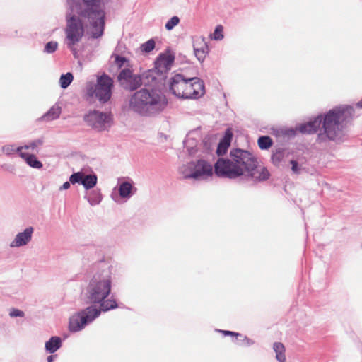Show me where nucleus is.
<instances>
[{
	"label": "nucleus",
	"mask_w": 362,
	"mask_h": 362,
	"mask_svg": "<svg viewBox=\"0 0 362 362\" xmlns=\"http://www.w3.org/2000/svg\"><path fill=\"white\" fill-rule=\"evenodd\" d=\"M71 12H76L90 24L92 36L96 39L103 35L105 6L108 0H66Z\"/></svg>",
	"instance_id": "1"
},
{
	"label": "nucleus",
	"mask_w": 362,
	"mask_h": 362,
	"mask_svg": "<svg viewBox=\"0 0 362 362\" xmlns=\"http://www.w3.org/2000/svg\"><path fill=\"white\" fill-rule=\"evenodd\" d=\"M354 116V109L350 105L335 107L322 115V132L318 134V140L321 141H337L343 136L346 124Z\"/></svg>",
	"instance_id": "2"
},
{
	"label": "nucleus",
	"mask_w": 362,
	"mask_h": 362,
	"mask_svg": "<svg viewBox=\"0 0 362 362\" xmlns=\"http://www.w3.org/2000/svg\"><path fill=\"white\" fill-rule=\"evenodd\" d=\"M167 100L160 91L154 88H141L133 93L129 99V107L143 117H153L162 112Z\"/></svg>",
	"instance_id": "3"
},
{
	"label": "nucleus",
	"mask_w": 362,
	"mask_h": 362,
	"mask_svg": "<svg viewBox=\"0 0 362 362\" xmlns=\"http://www.w3.org/2000/svg\"><path fill=\"white\" fill-rule=\"evenodd\" d=\"M112 289V273L109 267L96 272L83 291L84 300L95 305L106 299Z\"/></svg>",
	"instance_id": "4"
},
{
	"label": "nucleus",
	"mask_w": 362,
	"mask_h": 362,
	"mask_svg": "<svg viewBox=\"0 0 362 362\" xmlns=\"http://www.w3.org/2000/svg\"><path fill=\"white\" fill-rule=\"evenodd\" d=\"M117 307L118 305L116 300L112 298L103 300L95 305H89L69 318V331L71 332H79L98 317L102 312H107Z\"/></svg>",
	"instance_id": "5"
},
{
	"label": "nucleus",
	"mask_w": 362,
	"mask_h": 362,
	"mask_svg": "<svg viewBox=\"0 0 362 362\" xmlns=\"http://www.w3.org/2000/svg\"><path fill=\"white\" fill-rule=\"evenodd\" d=\"M90 28V24L87 23L79 15L68 13L66 15V25L65 28V42L67 47L72 52L74 56L76 57L77 49L76 45L81 40L84 35V23ZM91 31V28H90ZM92 35V33H90ZM91 37L94 38L92 35Z\"/></svg>",
	"instance_id": "6"
},
{
	"label": "nucleus",
	"mask_w": 362,
	"mask_h": 362,
	"mask_svg": "<svg viewBox=\"0 0 362 362\" xmlns=\"http://www.w3.org/2000/svg\"><path fill=\"white\" fill-rule=\"evenodd\" d=\"M113 80L106 74L98 76L95 84L88 83L86 85V94L95 98L102 104L110 100L112 94Z\"/></svg>",
	"instance_id": "7"
},
{
	"label": "nucleus",
	"mask_w": 362,
	"mask_h": 362,
	"mask_svg": "<svg viewBox=\"0 0 362 362\" xmlns=\"http://www.w3.org/2000/svg\"><path fill=\"white\" fill-rule=\"evenodd\" d=\"M214 173L218 177L235 179L243 175V168L235 165L232 158H218L214 164Z\"/></svg>",
	"instance_id": "8"
},
{
	"label": "nucleus",
	"mask_w": 362,
	"mask_h": 362,
	"mask_svg": "<svg viewBox=\"0 0 362 362\" xmlns=\"http://www.w3.org/2000/svg\"><path fill=\"white\" fill-rule=\"evenodd\" d=\"M84 120L92 128L102 132L107 130L112 126V115L110 112L93 110L84 116Z\"/></svg>",
	"instance_id": "9"
},
{
	"label": "nucleus",
	"mask_w": 362,
	"mask_h": 362,
	"mask_svg": "<svg viewBox=\"0 0 362 362\" xmlns=\"http://www.w3.org/2000/svg\"><path fill=\"white\" fill-rule=\"evenodd\" d=\"M146 76L133 74L129 69H123L117 76L120 86L126 90L134 91L143 85V78Z\"/></svg>",
	"instance_id": "10"
},
{
	"label": "nucleus",
	"mask_w": 362,
	"mask_h": 362,
	"mask_svg": "<svg viewBox=\"0 0 362 362\" xmlns=\"http://www.w3.org/2000/svg\"><path fill=\"white\" fill-rule=\"evenodd\" d=\"M174 60L173 54H160L155 62L154 69L144 73V76H146V78H151L152 81L156 80V74L161 76L166 74L170 69Z\"/></svg>",
	"instance_id": "11"
},
{
	"label": "nucleus",
	"mask_w": 362,
	"mask_h": 362,
	"mask_svg": "<svg viewBox=\"0 0 362 362\" xmlns=\"http://www.w3.org/2000/svg\"><path fill=\"white\" fill-rule=\"evenodd\" d=\"M230 156L234 164L243 168V175L255 166V163H257V159L250 152L240 148L232 149Z\"/></svg>",
	"instance_id": "12"
},
{
	"label": "nucleus",
	"mask_w": 362,
	"mask_h": 362,
	"mask_svg": "<svg viewBox=\"0 0 362 362\" xmlns=\"http://www.w3.org/2000/svg\"><path fill=\"white\" fill-rule=\"evenodd\" d=\"M204 93V81L198 77L189 78L182 99H197Z\"/></svg>",
	"instance_id": "13"
},
{
	"label": "nucleus",
	"mask_w": 362,
	"mask_h": 362,
	"mask_svg": "<svg viewBox=\"0 0 362 362\" xmlns=\"http://www.w3.org/2000/svg\"><path fill=\"white\" fill-rule=\"evenodd\" d=\"M189 166L193 168V173L189 175L192 179L200 180L213 174L212 165L203 159L189 162Z\"/></svg>",
	"instance_id": "14"
},
{
	"label": "nucleus",
	"mask_w": 362,
	"mask_h": 362,
	"mask_svg": "<svg viewBox=\"0 0 362 362\" xmlns=\"http://www.w3.org/2000/svg\"><path fill=\"white\" fill-rule=\"evenodd\" d=\"M69 181L72 185L81 184L86 190H89L96 185L98 177L94 173L86 175L82 171H78L70 175Z\"/></svg>",
	"instance_id": "15"
},
{
	"label": "nucleus",
	"mask_w": 362,
	"mask_h": 362,
	"mask_svg": "<svg viewBox=\"0 0 362 362\" xmlns=\"http://www.w3.org/2000/svg\"><path fill=\"white\" fill-rule=\"evenodd\" d=\"M187 77L183 74H177L170 78L169 81L170 92L179 98H182L185 91V87L188 81Z\"/></svg>",
	"instance_id": "16"
},
{
	"label": "nucleus",
	"mask_w": 362,
	"mask_h": 362,
	"mask_svg": "<svg viewBox=\"0 0 362 362\" xmlns=\"http://www.w3.org/2000/svg\"><path fill=\"white\" fill-rule=\"evenodd\" d=\"M33 233V227H27L23 231L16 234L14 239L11 242L10 247L12 248L21 247L28 245L32 240Z\"/></svg>",
	"instance_id": "17"
},
{
	"label": "nucleus",
	"mask_w": 362,
	"mask_h": 362,
	"mask_svg": "<svg viewBox=\"0 0 362 362\" xmlns=\"http://www.w3.org/2000/svg\"><path fill=\"white\" fill-rule=\"evenodd\" d=\"M246 176L250 177L255 182H260L268 180L270 173L264 167H258L257 162L255 163V166L246 173Z\"/></svg>",
	"instance_id": "18"
},
{
	"label": "nucleus",
	"mask_w": 362,
	"mask_h": 362,
	"mask_svg": "<svg viewBox=\"0 0 362 362\" xmlns=\"http://www.w3.org/2000/svg\"><path fill=\"white\" fill-rule=\"evenodd\" d=\"M322 115L315 117L313 119L300 124L298 129L302 134H314L322 127Z\"/></svg>",
	"instance_id": "19"
},
{
	"label": "nucleus",
	"mask_w": 362,
	"mask_h": 362,
	"mask_svg": "<svg viewBox=\"0 0 362 362\" xmlns=\"http://www.w3.org/2000/svg\"><path fill=\"white\" fill-rule=\"evenodd\" d=\"M136 188L129 181L122 182L118 188L119 194L123 199H129L136 192Z\"/></svg>",
	"instance_id": "20"
},
{
	"label": "nucleus",
	"mask_w": 362,
	"mask_h": 362,
	"mask_svg": "<svg viewBox=\"0 0 362 362\" xmlns=\"http://www.w3.org/2000/svg\"><path fill=\"white\" fill-rule=\"evenodd\" d=\"M193 48L197 59L199 62H203L209 51L207 45L204 42V40L200 42H196L193 44Z\"/></svg>",
	"instance_id": "21"
},
{
	"label": "nucleus",
	"mask_w": 362,
	"mask_h": 362,
	"mask_svg": "<svg viewBox=\"0 0 362 362\" xmlns=\"http://www.w3.org/2000/svg\"><path fill=\"white\" fill-rule=\"evenodd\" d=\"M18 156L31 168L41 169L43 167L42 163L40 161L35 155L25 152H20Z\"/></svg>",
	"instance_id": "22"
},
{
	"label": "nucleus",
	"mask_w": 362,
	"mask_h": 362,
	"mask_svg": "<svg viewBox=\"0 0 362 362\" xmlns=\"http://www.w3.org/2000/svg\"><path fill=\"white\" fill-rule=\"evenodd\" d=\"M45 139L43 137L38 138L37 139L29 141L27 144L22 146L18 147V153L22 152V150H31L38 153L39 148L44 144Z\"/></svg>",
	"instance_id": "23"
},
{
	"label": "nucleus",
	"mask_w": 362,
	"mask_h": 362,
	"mask_svg": "<svg viewBox=\"0 0 362 362\" xmlns=\"http://www.w3.org/2000/svg\"><path fill=\"white\" fill-rule=\"evenodd\" d=\"M62 345V339L59 337L54 336L46 341L45 348L48 353L53 354L60 349Z\"/></svg>",
	"instance_id": "24"
},
{
	"label": "nucleus",
	"mask_w": 362,
	"mask_h": 362,
	"mask_svg": "<svg viewBox=\"0 0 362 362\" xmlns=\"http://www.w3.org/2000/svg\"><path fill=\"white\" fill-rule=\"evenodd\" d=\"M85 198L91 206H96L101 202L103 195L100 192V189H96L91 190L88 195L85 196Z\"/></svg>",
	"instance_id": "25"
},
{
	"label": "nucleus",
	"mask_w": 362,
	"mask_h": 362,
	"mask_svg": "<svg viewBox=\"0 0 362 362\" xmlns=\"http://www.w3.org/2000/svg\"><path fill=\"white\" fill-rule=\"evenodd\" d=\"M60 114L61 107L57 105H54L42 115V119L45 121H52L59 118Z\"/></svg>",
	"instance_id": "26"
},
{
	"label": "nucleus",
	"mask_w": 362,
	"mask_h": 362,
	"mask_svg": "<svg viewBox=\"0 0 362 362\" xmlns=\"http://www.w3.org/2000/svg\"><path fill=\"white\" fill-rule=\"evenodd\" d=\"M273 349L276 353V359L279 362H283L286 361V355H285V346L281 342H275L273 344Z\"/></svg>",
	"instance_id": "27"
},
{
	"label": "nucleus",
	"mask_w": 362,
	"mask_h": 362,
	"mask_svg": "<svg viewBox=\"0 0 362 362\" xmlns=\"http://www.w3.org/2000/svg\"><path fill=\"white\" fill-rule=\"evenodd\" d=\"M257 144L260 149L267 150L272 146L273 141L269 136H261L258 139Z\"/></svg>",
	"instance_id": "28"
},
{
	"label": "nucleus",
	"mask_w": 362,
	"mask_h": 362,
	"mask_svg": "<svg viewBox=\"0 0 362 362\" xmlns=\"http://www.w3.org/2000/svg\"><path fill=\"white\" fill-rule=\"evenodd\" d=\"M74 79L73 74L71 72H68L65 74H62L59 78V85L62 88H66L72 82Z\"/></svg>",
	"instance_id": "29"
},
{
	"label": "nucleus",
	"mask_w": 362,
	"mask_h": 362,
	"mask_svg": "<svg viewBox=\"0 0 362 362\" xmlns=\"http://www.w3.org/2000/svg\"><path fill=\"white\" fill-rule=\"evenodd\" d=\"M285 152L284 149H278L272 155V161L275 166H279L284 158Z\"/></svg>",
	"instance_id": "30"
},
{
	"label": "nucleus",
	"mask_w": 362,
	"mask_h": 362,
	"mask_svg": "<svg viewBox=\"0 0 362 362\" xmlns=\"http://www.w3.org/2000/svg\"><path fill=\"white\" fill-rule=\"evenodd\" d=\"M189 167V163H187L186 165H182L179 169L180 173L182 175L183 178L185 179L192 178V177L189 176V175L193 173V168H191Z\"/></svg>",
	"instance_id": "31"
},
{
	"label": "nucleus",
	"mask_w": 362,
	"mask_h": 362,
	"mask_svg": "<svg viewBox=\"0 0 362 362\" xmlns=\"http://www.w3.org/2000/svg\"><path fill=\"white\" fill-rule=\"evenodd\" d=\"M180 21V18L177 16H174L166 22L165 28L167 30H172L179 24Z\"/></svg>",
	"instance_id": "32"
},
{
	"label": "nucleus",
	"mask_w": 362,
	"mask_h": 362,
	"mask_svg": "<svg viewBox=\"0 0 362 362\" xmlns=\"http://www.w3.org/2000/svg\"><path fill=\"white\" fill-rule=\"evenodd\" d=\"M57 47L58 43L57 42L49 41L45 45L44 47V52L47 54H52L57 49Z\"/></svg>",
	"instance_id": "33"
},
{
	"label": "nucleus",
	"mask_w": 362,
	"mask_h": 362,
	"mask_svg": "<svg viewBox=\"0 0 362 362\" xmlns=\"http://www.w3.org/2000/svg\"><path fill=\"white\" fill-rule=\"evenodd\" d=\"M155 47V41L153 39H150L146 42L143 43L141 45V49L142 52L146 53H148L152 51Z\"/></svg>",
	"instance_id": "34"
},
{
	"label": "nucleus",
	"mask_w": 362,
	"mask_h": 362,
	"mask_svg": "<svg viewBox=\"0 0 362 362\" xmlns=\"http://www.w3.org/2000/svg\"><path fill=\"white\" fill-rule=\"evenodd\" d=\"M229 146L230 144L228 143H226L225 141L221 140L216 149L217 155L219 156L224 155L227 152Z\"/></svg>",
	"instance_id": "35"
},
{
	"label": "nucleus",
	"mask_w": 362,
	"mask_h": 362,
	"mask_svg": "<svg viewBox=\"0 0 362 362\" xmlns=\"http://www.w3.org/2000/svg\"><path fill=\"white\" fill-rule=\"evenodd\" d=\"M223 28L222 25H218L216 27L214 33H213V39L215 40H221L223 38Z\"/></svg>",
	"instance_id": "36"
},
{
	"label": "nucleus",
	"mask_w": 362,
	"mask_h": 362,
	"mask_svg": "<svg viewBox=\"0 0 362 362\" xmlns=\"http://www.w3.org/2000/svg\"><path fill=\"white\" fill-rule=\"evenodd\" d=\"M291 165V170L293 174L299 175L301 173L303 170V168L298 164V163L295 160H291L290 161Z\"/></svg>",
	"instance_id": "37"
},
{
	"label": "nucleus",
	"mask_w": 362,
	"mask_h": 362,
	"mask_svg": "<svg viewBox=\"0 0 362 362\" xmlns=\"http://www.w3.org/2000/svg\"><path fill=\"white\" fill-rule=\"evenodd\" d=\"M18 147H16L14 145L10 144V145H5L2 147V151L6 155H11L14 152L18 153Z\"/></svg>",
	"instance_id": "38"
},
{
	"label": "nucleus",
	"mask_w": 362,
	"mask_h": 362,
	"mask_svg": "<svg viewBox=\"0 0 362 362\" xmlns=\"http://www.w3.org/2000/svg\"><path fill=\"white\" fill-rule=\"evenodd\" d=\"M127 62V59L124 57L117 55L115 57V63L119 69L124 66V64Z\"/></svg>",
	"instance_id": "39"
},
{
	"label": "nucleus",
	"mask_w": 362,
	"mask_h": 362,
	"mask_svg": "<svg viewBox=\"0 0 362 362\" xmlns=\"http://www.w3.org/2000/svg\"><path fill=\"white\" fill-rule=\"evenodd\" d=\"M9 315L11 317H24L25 314L22 310H20L16 308H12L9 313Z\"/></svg>",
	"instance_id": "40"
},
{
	"label": "nucleus",
	"mask_w": 362,
	"mask_h": 362,
	"mask_svg": "<svg viewBox=\"0 0 362 362\" xmlns=\"http://www.w3.org/2000/svg\"><path fill=\"white\" fill-rule=\"evenodd\" d=\"M240 337L242 338L240 340L242 342L241 344L245 346H250L255 344V341L252 339L248 338L247 336L242 335Z\"/></svg>",
	"instance_id": "41"
},
{
	"label": "nucleus",
	"mask_w": 362,
	"mask_h": 362,
	"mask_svg": "<svg viewBox=\"0 0 362 362\" xmlns=\"http://www.w3.org/2000/svg\"><path fill=\"white\" fill-rule=\"evenodd\" d=\"M233 134L230 129H227L225 132L223 138L221 141H225L226 143H228L230 145L231 139H232Z\"/></svg>",
	"instance_id": "42"
},
{
	"label": "nucleus",
	"mask_w": 362,
	"mask_h": 362,
	"mask_svg": "<svg viewBox=\"0 0 362 362\" xmlns=\"http://www.w3.org/2000/svg\"><path fill=\"white\" fill-rule=\"evenodd\" d=\"M219 332H222L225 336H235L236 337H242V334L232 331L219 330Z\"/></svg>",
	"instance_id": "43"
},
{
	"label": "nucleus",
	"mask_w": 362,
	"mask_h": 362,
	"mask_svg": "<svg viewBox=\"0 0 362 362\" xmlns=\"http://www.w3.org/2000/svg\"><path fill=\"white\" fill-rule=\"evenodd\" d=\"M71 182L69 180L67 182H65L60 187H59V190L62 191V190H66V189H68L70 186H71Z\"/></svg>",
	"instance_id": "44"
},
{
	"label": "nucleus",
	"mask_w": 362,
	"mask_h": 362,
	"mask_svg": "<svg viewBox=\"0 0 362 362\" xmlns=\"http://www.w3.org/2000/svg\"><path fill=\"white\" fill-rule=\"evenodd\" d=\"M55 356L54 355H50L47 357V362H53Z\"/></svg>",
	"instance_id": "45"
},
{
	"label": "nucleus",
	"mask_w": 362,
	"mask_h": 362,
	"mask_svg": "<svg viewBox=\"0 0 362 362\" xmlns=\"http://www.w3.org/2000/svg\"><path fill=\"white\" fill-rule=\"evenodd\" d=\"M356 106L358 108H362V99L356 103Z\"/></svg>",
	"instance_id": "46"
}]
</instances>
